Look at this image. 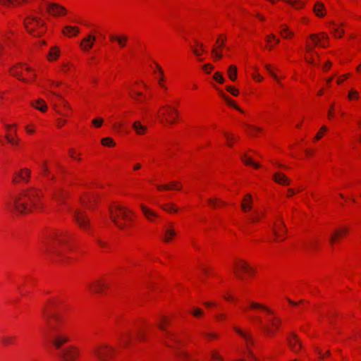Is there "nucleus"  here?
I'll use <instances>...</instances> for the list:
<instances>
[{"label":"nucleus","mask_w":361,"mask_h":361,"mask_svg":"<svg viewBox=\"0 0 361 361\" xmlns=\"http://www.w3.org/2000/svg\"><path fill=\"white\" fill-rule=\"evenodd\" d=\"M43 315L47 326V331L44 332V336L56 349L59 350L62 344L68 341V336L57 325L60 318L56 314L47 312L46 309L43 310Z\"/></svg>","instance_id":"1"},{"label":"nucleus","mask_w":361,"mask_h":361,"mask_svg":"<svg viewBox=\"0 0 361 361\" xmlns=\"http://www.w3.org/2000/svg\"><path fill=\"white\" fill-rule=\"evenodd\" d=\"M40 197V192L35 188L23 191L18 196L13 198L14 210L18 214H25L31 211V207L36 204Z\"/></svg>","instance_id":"2"},{"label":"nucleus","mask_w":361,"mask_h":361,"mask_svg":"<svg viewBox=\"0 0 361 361\" xmlns=\"http://www.w3.org/2000/svg\"><path fill=\"white\" fill-rule=\"evenodd\" d=\"M68 233L66 232L54 231L49 234L47 239L43 242L44 245V252L45 254L50 257L51 260H54L51 258V255H56L61 257L63 252L58 249L56 245H63L66 243V237Z\"/></svg>","instance_id":"3"},{"label":"nucleus","mask_w":361,"mask_h":361,"mask_svg":"<svg viewBox=\"0 0 361 361\" xmlns=\"http://www.w3.org/2000/svg\"><path fill=\"white\" fill-rule=\"evenodd\" d=\"M27 32L35 37H41L45 32V22L39 17L28 15L23 20Z\"/></svg>","instance_id":"4"},{"label":"nucleus","mask_w":361,"mask_h":361,"mask_svg":"<svg viewBox=\"0 0 361 361\" xmlns=\"http://www.w3.org/2000/svg\"><path fill=\"white\" fill-rule=\"evenodd\" d=\"M110 218L113 223L119 228L125 229L126 224L121 221H131L132 217L130 214L132 212L125 207L121 205H115L109 209Z\"/></svg>","instance_id":"5"},{"label":"nucleus","mask_w":361,"mask_h":361,"mask_svg":"<svg viewBox=\"0 0 361 361\" xmlns=\"http://www.w3.org/2000/svg\"><path fill=\"white\" fill-rule=\"evenodd\" d=\"M92 353L99 361H109L115 353V349L107 344H100L92 348Z\"/></svg>","instance_id":"6"},{"label":"nucleus","mask_w":361,"mask_h":361,"mask_svg":"<svg viewBox=\"0 0 361 361\" xmlns=\"http://www.w3.org/2000/svg\"><path fill=\"white\" fill-rule=\"evenodd\" d=\"M254 269L246 262L240 260L235 264V275L240 280H244L243 273L252 274Z\"/></svg>","instance_id":"7"},{"label":"nucleus","mask_w":361,"mask_h":361,"mask_svg":"<svg viewBox=\"0 0 361 361\" xmlns=\"http://www.w3.org/2000/svg\"><path fill=\"white\" fill-rule=\"evenodd\" d=\"M260 326L266 331V332L269 335H273L275 333V331L278 329L279 325L281 323V321L279 318L273 317L272 318L269 319V322L270 325H264L261 319L257 317Z\"/></svg>","instance_id":"8"},{"label":"nucleus","mask_w":361,"mask_h":361,"mask_svg":"<svg viewBox=\"0 0 361 361\" xmlns=\"http://www.w3.org/2000/svg\"><path fill=\"white\" fill-rule=\"evenodd\" d=\"M79 355V351L74 347H68L62 350L59 356L61 357L63 361H74Z\"/></svg>","instance_id":"9"},{"label":"nucleus","mask_w":361,"mask_h":361,"mask_svg":"<svg viewBox=\"0 0 361 361\" xmlns=\"http://www.w3.org/2000/svg\"><path fill=\"white\" fill-rule=\"evenodd\" d=\"M75 219L80 227L84 230H87L90 227V219L85 212L77 210L75 212Z\"/></svg>","instance_id":"10"},{"label":"nucleus","mask_w":361,"mask_h":361,"mask_svg":"<svg viewBox=\"0 0 361 361\" xmlns=\"http://www.w3.org/2000/svg\"><path fill=\"white\" fill-rule=\"evenodd\" d=\"M47 11L54 16H63L66 13V9L56 3H49L47 4Z\"/></svg>","instance_id":"11"},{"label":"nucleus","mask_w":361,"mask_h":361,"mask_svg":"<svg viewBox=\"0 0 361 361\" xmlns=\"http://www.w3.org/2000/svg\"><path fill=\"white\" fill-rule=\"evenodd\" d=\"M233 329L244 339L248 353H250V355H252V352L250 350V346L254 344L252 336L247 332L242 331L238 327L235 326Z\"/></svg>","instance_id":"12"},{"label":"nucleus","mask_w":361,"mask_h":361,"mask_svg":"<svg viewBox=\"0 0 361 361\" xmlns=\"http://www.w3.org/2000/svg\"><path fill=\"white\" fill-rule=\"evenodd\" d=\"M161 108L163 109H164L162 114L164 116L166 117V121L169 123H171V124L174 123L175 119L173 117V115L178 116L177 110L174 107H173L170 105H166V106H162Z\"/></svg>","instance_id":"13"},{"label":"nucleus","mask_w":361,"mask_h":361,"mask_svg":"<svg viewBox=\"0 0 361 361\" xmlns=\"http://www.w3.org/2000/svg\"><path fill=\"white\" fill-rule=\"evenodd\" d=\"M287 341L289 347L293 352L298 353L300 350L302 344L296 334L291 333L287 338Z\"/></svg>","instance_id":"14"},{"label":"nucleus","mask_w":361,"mask_h":361,"mask_svg":"<svg viewBox=\"0 0 361 361\" xmlns=\"http://www.w3.org/2000/svg\"><path fill=\"white\" fill-rule=\"evenodd\" d=\"M169 324L167 319L165 317H162L161 318V323L158 324L159 328L164 332V338L170 339L174 342H178V339L176 338L174 334L171 331H169L165 327L164 324Z\"/></svg>","instance_id":"15"},{"label":"nucleus","mask_w":361,"mask_h":361,"mask_svg":"<svg viewBox=\"0 0 361 361\" xmlns=\"http://www.w3.org/2000/svg\"><path fill=\"white\" fill-rule=\"evenodd\" d=\"M96 40L95 36L89 34L80 42V47L83 51H89L92 47Z\"/></svg>","instance_id":"16"},{"label":"nucleus","mask_w":361,"mask_h":361,"mask_svg":"<svg viewBox=\"0 0 361 361\" xmlns=\"http://www.w3.org/2000/svg\"><path fill=\"white\" fill-rule=\"evenodd\" d=\"M30 176V171L28 169H22L20 171L16 173V176L13 178V182L18 183L19 180L28 182V178Z\"/></svg>","instance_id":"17"},{"label":"nucleus","mask_w":361,"mask_h":361,"mask_svg":"<svg viewBox=\"0 0 361 361\" xmlns=\"http://www.w3.org/2000/svg\"><path fill=\"white\" fill-rule=\"evenodd\" d=\"M164 238L163 240L164 242L168 243L171 241L173 236L176 235V232L172 224H170L168 226H166L164 231Z\"/></svg>","instance_id":"18"},{"label":"nucleus","mask_w":361,"mask_h":361,"mask_svg":"<svg viewBox=\"0 0 361 361\" xmlns=\"http://www.w3.org/2000/svg\"><path fill=\"white\" fill-rule=\"evenodd\" d=\"M272 233L275 237L279 238L281 236L280 232H286V226L282 219H279V223H275L272 226Z\"/></svg>","instance_id":"19"},{"label":"nucleus","mask_w":361,"mask_h":361,"mask_svg":"<svg viewBox=\"0 0 361 361\" xmlns=\"http://www.w3.org/2000/svg\"><path fill=\"white\" fill-rule=\"evenodd\" d=\"M141 209L142 211L143 214L147 219V220L150 221H153L155 218L158 217V214L152 210L151 209L147 207L146 206L142 204L140 206Z\"/></svg>","instance_id":"20"},{"label":"nucleus","mask_w":361,"mask_h":361,"mask_svg":"<svg viewBox=\"0 0 361 361\" xmlns=\"http://www.w3.org/2000/svg\"><path fill=\"white\" fill-rule=\"evenodd\" d=\"M90 289L97 293H102L104 288H107L108 285L106 283H102L99 281H94L90 284Z\"/></svg>","instance_id":"21"},{"label":"nucleus","mask_w":361,"mask_h":361,"mask_svg":"<svg viewBox=\"0 0 361 361\" xmlns=\"http://www.w3.org/2000/svg\"><path fill=\"white\" fill-rule=\"evenodd\" d=\"M274 180L279 184L289 185L290 183V180L286 175L281 172H277L274 175Z\"/></svg>","instance_id":"22"},{"label":"nucleus","mask_w":361,"mask_h":361,"mask_svg":"<svg viewBox=\"0 0 361 361\" xmlns=\"http://www.w3.org/2000/svg\"><path fill=\"white\" fill-rule=\"evenodd\" d=\"M63 34L71 37V35H77L79 33V28L78 27H73L70 25H66L64 27V30L62 31Z\"/></svg>","instance_id":"23"},{"label":"nucleus","mask_w":361,"mask_h":361,"mask_svg":"<svg viewBox=\"0 0 361 361\" xmlns=\"http://www.w3.org/2000/svg\"><path fill=\"white\" fill-rule=\"evenodd\" d=\"M314 12L319 17H323L325 15V6L323 3L317 1L314 6Z\"/></svg>","instance_id":"24"},{"label":"nucleus","mask_w":361,"mask_h":361,"mask_svg":"<svg viewBox=\"0 0 361 361\" xmlns=\"http://www.w3.org/2000/svg\"><path fill=\"white\" fill-rule=\"evenodd\" d=\"M133 128L137 135H143L147 131V127L142 125L140 121H135L133 124Z\"/></svg>","instance_id":"25"},{"label":"nucleus","mask_w":361,"mask_h":361,"mask_svg":"<svg viewBox=\"0 0 361 361\" xmlns=\"http://www.w3.org/2000/svg\"><path fill=\"white\" fill-rule=\"evenodd\" d=\"M110 39L112 41H116L120 47H123L126 46V42L128 41V37L126 35H111Z\"/></svg>","instance_id":"26"},{"label":"nucleus","mask_w":361,"mask_h":361,"mask_svg":"<svg viewBox=\"0 0 361 361\" xmlns=\"http://www.w3.org/2000/svg\"><path fill=\"white\" fill-rule=\"evenodd\" d=\"M348 233V229L347 228H341V229H338L336 231H335L334 233L330 237V242L331 243H334L337 238L342 235H345Z\"/></svg>","instance_id":"27"},{"label":"nucleus","mask_w":361,"mask_h":361,"mask_svg":"<svg viewBox=\"0 0 361 361\" xmlns=\"http://www.w3.org/2000/svg\"><path fill=\"white\" fill-rule=\"evenodd\" d=\"M131 339H132V335L130 332L123 333L121 336V346L125 347V346L128 345L130 343Z\"/></svg>","instance_id":"28"},{"label":"nucleus","mask_w":361,"mask_h":361,"mask_svg":"<svg viewBox=\"0 0 361 361\" xmlns=\"http://www.w3.org/2000/svg\"><path fill=\"white\" fill-rule=\"evenodd\" d=\"M32 106L39 110L42 112H44L47 111V106L44 102V101L42 99H39L37 100L36 104L32 103Z\"/></svg>","instance_id":"29"},{"label":"nucleus","mask_w":361,"mask_h":361,"mask_svg":"<svg viewBox=\"0 0 361 361\" xmlns=\"http://www.w3.org/2000/svg\"><path fill=\"white\" fill-rule=\"evenodd\" d=\"M250 307L252 309H262L268 314H270L271 315L274 314V312L271 310H270L269 308H268L266 306H264L259 303L252 302L250 303Z\"/></svg>","instance_id":"30"},{"label":"nucleus","mask_w":361,"mask_h":361,"mask_svg":"<svg viewBox=\"0 0 361 361\" xmlns=\"http://www.w3.org/2000/svg\"><path fill=\"white\" fill-rule=\"evenodd\" d=\"M27 0H0V5L6 7L14 6L15 4H20Z\"/></svg>","instance_id":"31"},{"label":"nucleus","mask_w":361,"mask_h":361,"mask_svg":"<svg viewBox=\"0 0 361 361\" xmlns=\"http://www.w3.org/2000/svg\"><path fill=\"white\" fill-rule=\"evenodd\" d=\"M228 75L233 81L237 78V67L234 65L230 66L228 69Z\"/></svg>","instance_id":"32"},{"label":"nucleus","mask_w":361,"mask_h":361,"mask_svg":"<svg viewBox=\"0 0 361 361\" xmlns=\"http://www.w3.org/2000/svg\"><path fill=\"white\" fill-rule=\"evenodd\" d=\"M242 161L246 164V165H251L253 166L255 168L257 169L259 168V164L257 163H255L252 161V159L250 157H247L246 155H243L241 157Z\"/></svg>","instance_id":"33"},{"label":"nucleus","mask_w":361,"mask_h":361,"mask_svg":"<svg viewBox=\"0 0 361 361\" xmlns=\"http://www.w3.org/2000/svg\"><path fill=\"white\" fill-rule=\"evenodd\" d=\"M59 52L60 51L56 47H52L49 53V59L51 61L56 59L59 56Z\"/></svg>","instance_id":"34"},{"label":"nucleus","mask_w":361,"mask_h":361,"mask_svg":"<svg viewBox=\"0 0 361 361\" xmlns=\"http://www.w3.org/2000/svg\"><path fill=\"white\" fill-rule=\"evenodd\" d=\"M10 73H11V75H13V76L16 77L18 79H19L22 81H23V82L27 81L26 79L21 77L20 72L17 70V66H15L14 67L11 68L10 69Z\"/></svg>","instance_id":"35"},{"label":"nucleus","mask_w":361,"mask_h":361,"mask_svg":"<svg viewBox=\"0 0 361 361\" xmlns=\"http://www.w3.org/2000/svg\"><path fill=\"white\" fill-rule=\"evenodd\" d=\"M161 208H162L164 210L169 212H178V209L173 204H166L164 205H161Z\"/></svg>","instance_id":"36"},{"label":"nucleus","mask_w":361,"mask_h":361,"mask_svg":"<svg viewBox=\"0 0 361 361\" xmlns=\"http://www.w3.org/2000/svg\"><path fill=\"white\" fill-rule=\"evenodd\" d=\"M281 34L284 38H289L293 36V32L290 31L288 27L283 25Z\"/></svg>","instance_id":"37"},{"label":"nucleus","mask_w":361,"mask_h":361,"mask_svg":"<svg viewBox=\"0 0 361 361\" xmlns=\"http://www.w3.org/2000/svg\"><path fill=\"white\" fill-rule=\"evenodd\" d=\"M5 138L12 145H18L20 142L19 139L16 138L14 136L11 135H6Z\"/></svg>","instance_id":"38"},{"label":"nucleus","mask_w":361,"mask_h":361,"mask_svg":"<svg viewBox=\"0 0 361 361\" xmlns=\"http://www.w3.org/2000/svg\"><path fill=\"white\" fill-rule=\"evenodd\" d=\"M177 357L179 361H192L190 356L184 352L177 353Z\"/></svg>","instance_id":"39"},{"label":"nucleus","mask_w":361,"mask_h":361,"mask_svg":"<svg viewBox=\"0 0 361 361\" xmlns=\"http://www.w3.org/2000/svg\"><path fill=\"white\" fill-rule=\"evenodd\" d=\"M284 1L295 8H300L302 7V6L304 5V4L299 0H295V1L284 0Z\"/></svg>","instance_id":"40"},{"label":"nucleus","mask_w":361,"mask_h":361,"mask_svg":"<svg viewBox=\"0 0 361 361\" xmlns=\"http://www.w3.org/2000/svg\"><path fill=\"white\" fill-rule=\"evenodd\" d=\"M102 144L107 147H114L115 145V142L112 138L108 137L102 140Z\"/></svg>","instance_id":"41"},{"label":"nucleus","mask_w":361,"mask_h":361,"mask_svg":"<svg viewBox=\"0 0 361 361\" xmlns=\"http://www.w3.org/2000/svg\"><path fill=\"white\" fill-rule=\"evenodd\" d=\"M173 188H176V182H172L170 185H166V184L157 185V188L159 190H170V189Z\"/></svg>","instance_id":"42"},{"label":"nucleus","mask_w":361,"mask_h":361,"mask_svg":"<svg viewBox=\"0 0 361 361\" xmlns=\"http://www.w3.org/2000/svg\"><path fill=\"white\" fill-rule=\"evenodd\" d=\"M156 67L159 73V74L161 75V77H160V79L159 80V84L164 89H166V87L162 84V82L164 80V78H163V75H164V72H163V70L162 68H161V66L156 63Z\"/></svg>","instance_id":"43"},{"label":"nucleus","mask_w":361,"mask_h":361,"mask_svg":"<svg viewBox=\"0 0 361 361\" xmlns=\"http://www.w3.org/2000/svg\"><path fill=\"white\" fill-rule=\"evenodd\" d=\"M241 207H242V209L246 212L252 209V202H247L243 201L242 204H241Z\"/></svg>","instance_id":"44"},{"label":"nucleus","mask_w":361,"mask_h":361,"mask_svg":"<svg viewBox=\"0 0 361 361\" xmlns=\"http://www.w3.org/2000/svg\"><path fill=\"white\" fill-rule=\"evenodd\" d=\"M221 96L225 99V100L227 102V103L231 105V106H233L235 109H237L238 111H240V112H243V110L238 107L237 105H235L230 99H228V97H226L225 96V94H221Z\"/></svg>","instance_id":"45"},{"label":"nucleus","mask_w":361,"mask_h":361,"mask_svg":"<svg viewBox=\"0 0 361 361\" xmlns=\"http://www.w3.org/2000/svg\"><path fill=\"white\" fill-rule=\"evenodd\" d=\"M15 340L14 337L11 336H4L2 338V342L4 345H10L13 343Z\"/></svg>","instance_id":"46"},{"label":"nucleus","mask_w":361,"mask_h":361,"mask_svg":"<svg viewBox=\"0 0 361 361\" xmlns=\"http://www.w3.org/2000/svg\"><path fill=\"white\" fill-rule=\"evenodd\" d=\"M214 79L219 83H224V78L221 73H220L219 72H216L214 73Z\"/></svg>","instance_id":"47"},{"label":"nucleus","mask_w":361,"mask_h":361,"mask_svg":"<svg viewBox=\"0 0 361 361\" xmlns=\"http://www.w3.org/2000/svg\"><path fill=\"white\" fill-rule=\"evenodd\" d=\"M331 32L336 37H341L342 35L344 32V30H338V28H333L331 29Z\"/></svg>","instance_id":"48"},{"label":"nucleus","mask_w":361,"mask_h":361,"mask_svg":"<svg viewBox=\"0 0 361 361\" xmlns=\"http://www.w3.org/2000/svg\"><path fill=\"white\" fill-rule=\"evenodd\" d=\"M212 54L214 58L218 59H221L223 56L222 54L220 52H218L216 51V48H214V47L212 49Z\"/></svg>","instance_id":"49"},{"label":"nucleus","mask_w":361,"mask_h":361,"mask_svg":"<svg viewBox=\"0 0 361 361\" xmlns=\"http://www.w3.org/2000/svg\"><path fill=\"white\" fill-rule=\"evenodd\" d=\"M310 37L313 41L315 45H318L320 44L321 39L318 37L316 35H310Z\"/></svg>","instance_id":"50"},{"label":"nucleus","mask_w":361,"mask_h":361,"mask_svg":"<svg viewBox=\"0 0 361 361\" xmlns=\"http://www.w3.org/2000/svg\"><path fill=\"white\" fill-rule=\"evenodd\" d=\"M358 97H359V94L357 91L352 90L349 92V94H348L349 99H352L353 98L357 99V98H358Z\"/></svg>","instance_id":"51"},{"label":"nucleus","mask_w":361,"mask_h":361,"mask_svg":"<svg viewBox=\"0 0 361 361\" xmlns=\"http://www.w3.org/2000/svg\"><path fill=\"white\" fill-rule=\"evenodd\" d=\"M192 314L195 317H198L202 316V315H203V314H204V312H203V311H202V310H200V309H199V308H195V309L192 311Z\"/></svg>","instance_id":"52"},{"label":"nucleus","mask_w":361,"mask_h":361,"mask_svg":"<svg viewBox=\"0 0 361 361\" xmlns=\"http://www.w3.org/2000/svg\"><path fill=\"white\" fill-rule=\"evenodd\" d=\"M226 90L230 93H231L233 96H237L238 94V90L234 87H232L231 86H227Z\"/></svg>","instance_id":"53"},{"label":"nucleus","mask_w":361,"mask_h":361,"mask_svg":"<svg viewBox=\"0 0 361 361\" xmlns=\"http://www.w3.org/2000/svg\"><path fill=\"white\" fill-rule=\"evenodd\" d=\"M212 357L214 360H221L222 357L215 350L211 352Z\"/></svg>","instance_id":"54"},{"label":"nucleus","mask_w":361,"mask_h":361,"mask_svg":"<svg viewBox=\"0 0 361 361\" xmlns=\"http://www.w3.org/2000/svg\"><path fill=\"white\" fill-rule=\"evenodd\" d=\"M103 123V119L101 118H98L96 119H94L92 121V124L94 125L96 127H100Z\"/></svg>","instance_id":"55"},{"label":"nucleus","mask_w":361,"mask_h":361,"mask_svg":"<svg viewBox=\"0 0 361 361\" xmlns=\"http://www.w3.org/2000/svg\"><path fill=\"white\" fill-rule=\"evenodd\" d=\"M145 333L142 330L139 329L136 334V338L140 340H144Z\"/></svg>","instance_id":"56"},{"label":"nucleus","mask_w":361,"mask_h":361,"mask_svg":"<svg viewBox=\"0 0 361 361\" xmlns=\"http://www.w3.org/2000/svg\"><path fill=\"white\" fill-rule=\"evenodd\" d=\"M248 126L251 128V130L249 132V133L252 135H255V132L262 130L261 128L256 127V126Z\"/></svg>","instance_id":"57"},{"label":"nucleus","mask_w":361,"mask_h":361,"mask_svg":"<svg viewBox=\"0 0 361 361\" xmlns=\"http://www.w3.org/2000/svg\"><path fill=\"white\" fill-rule=\"evenodd\" d=\"M202 68L207 73H209V71L214 68V66L210 63H207L203 66Z\"/></svg>","instance_id":"58"},{"label":"nucleus","mask_w":361,"mask_h":361,"mask_svg":"<svg viewBox=\"0 0 361 361\" xmlns=\"http://www.w3.org/2000/svg\"><path fill=\"white\" fill-rule=\"evenodd\" d=\"M204 335L208 338H217L219 336L214 333H204Z\"/></svg>","instance_id":"59"},{"label":"nucleus","mask_w":361,"mask_h":361,"mask_svg":"<svg viewBox=\"0 0 361 361\" xmlns=\"http://www.w3.org/2000/svg\"><path fill=\"white\" fill-rule=\"evenodd\" d=\"M209 203L210 204V205L213 207H215L216 206V203L219 202V200L217 199H213V198H211V199H209Z\"/></svg>","instance_id":"60"},{"label":"nucleus","mask_w":361,"mask_h":361,"mask_svg":"<svg viewBox=\"0 0 361 361\" xmlns=\"http://www.w3.org/2000/svg\"><path fill=\"white\" fill-rule=\"evenodd\" d=\"M266 68L267 70L268 71V72L271 75V76L274 78H276V75L274 73H273V71H271V68H270V66L269 65H266Z\"/></svg>","instance_id":"61"},{"label":"nucleus","mask_w":361,"mask_h":361,"mask_svg":"<svg viewBox=\"0 0 361 361\" xmlns=\"http://www.w3.org/2000/svg\"><path fill=\"white\" fill-rule=\"evenodd\" d=\"M243 201L252 202V196L250 194L246 195Z\"/></svg>","instance_id":"62"},{"label":"nucleus","mask_w":361,"mask_h":361,"mask_svg":"<svg viewBox=\"0 0 361 361\" xmlns=\"http://www.w3.org/2000/svg\"><path fill=\"white\" fill-rule=\"evenodd\" d=\"M224 42H225V39H220V38H219L217 39L216 42L219 44V48H221L224 46Z\"/></svg>","instance_id":"63"},{"label":"nucleus","mask_w":361,"mask_h":361,"mask_svg":"<svg viewBox=\"0 0 361 361\" xmlns=\"http://www.w3.org/2000/svg\"><path fill=\"white\" fill-rule=\"evenodd\" d=\"M271 39H275V35L274 34L267 35L266 40L267 41V42H270Z\"/></svg>","instance_id":"64"}]
</instances>
